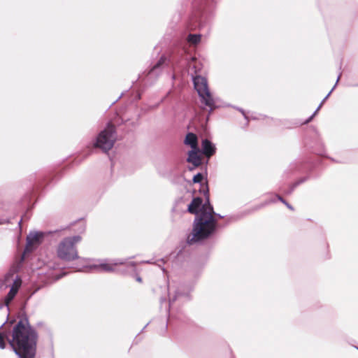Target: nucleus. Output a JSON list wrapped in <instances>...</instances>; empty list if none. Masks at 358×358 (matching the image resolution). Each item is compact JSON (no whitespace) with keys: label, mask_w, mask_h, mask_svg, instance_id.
<instances>
[{"label":"nucleus","mask_w":358,"mask_h":358,"mask_svg":"<svg viewBox=\"0 0 358 358\" xmlns=\"http://www.w3.org/2000/svg\"><path fill=\"white\" fill-rule=\"evenodd\" d=\"M43 237V234L41 232H31L27 237V246L25 248V252L31 251L33 247L35 245L40 243Z\"/></svg>","instance_id":"nucleus-7"},{"label":"nucleus","mask_w":358,"mask_h":358,"mask_svg":"<svg viewBox=\"0 0 358 358\" xmlns=\"http://www.w3.org/2000/svg\"><path fill=\"white\" fill-rule=\"evenodd\" d=\"M193 83L200 98L202 108L203 109L208 108L210 112L213 111L215 108V102L209 90L206 78L201 76H196L193 77Z\"/></svg>","instance_id":"nucleus-4"},{"label":"nucleus","mask_w":358,"mask_h":358,"mask_svg":"<svg viewBox=\"0 0 358 358\" xmlns=\"http://www.w3.org/2000/svg\"><path fill=\"white\" fill-rule=\"evenodd\" d=\"M215 145L208 139H203L201 142V152L207 157H210L215 153Z\"/></svg>","instance_id":"nucleus-10"},{"label":"nucleus","mask_w":358,"mask_h":358,"mask_svg":"<svg viewBox=\"0 0 358 358\" xmlns=\"http://www.w3.org/2000/svg\"><path fill=\"white\" fill-rule=\"evenodd\" d=\"M357 350H358V348H357Z\"/></svg>","instance_id":"nucleus-30"},{"label":"nucleus","mask_w":358,"mask_h":358,"mask_svg":"<svg viewBox=\"0 0 358 358\" xmlns=\"http://www.w3.org/2000/svg\"><path fill=\"white\" fill-rule=\"evenodd\" d=\"M6 338V335H3L1 338L0 339V348L4 349L6 347V343L4 341L5 338Z\"/></svg>","instance_id":"nucleus-18"},{"label":"nucleus","mask_w":358,"mask_h":358,"mask_svg":"<svg viewBox=\"0 0 358 358\" xmlns=\"http://www.w3.org/2000/svg\"><path fill=\"white\" fill-rule=\"evenodd\" d=\"M22 284L21 278L18 276L13 280V284L10 287V291L5 298V303L6 306H8L9 303L14 299L17 294Z\"/></svg>","instance_id":"nucleus-8"},{"label":"nucleus","mask_w":358,"mask_h":358,"mask_svg":"<svg viewBox=\"0 0 358 358\" xmlns=\"http://www.w3.org/2000/svg\"><path fill=\"white\" fill-rule=\"evenodd\" d=\"M276 196L278 197V199L279 201H280L282 203H285L286 201L282 197H281L279 195H276Z\"/></svg>","instance_id":"nucleus-21"},{"label":"nucleus","mask_w":358,"mask_h":358,"mask_svg":"<svg viewBox=\"0 0 358 358\" xmlns=\"http://www.w3.org/2000/svg\"><path fill=\"white\" fill-rule=\"evenodd\" d=\"M129 265L131 266L132 267H134L136 264L134 262H130Z\"/></svg>","instance_id":"nucleus-25"},{"label":"nucleus","mask_w":358,"mask_h":358,"mask_svg":"<svg viewBox=\"0 0 358 358\" xmlns=\"http://www.w3.org/2000/svg\"><path fill=\"white\" fill-rule=\"evenodd\" d=\"M7 339L20 358L35 357L38 334L27 319L20 320L13 328L12 339Z\"/></svg>","instance_id":"nucleus-2"},{"label":"nucleus","mask_w":358,"mask_h":358,"mask_svg":"<svg viewBox=\"0 0 358 358\" xmlns=\"http://www.w3.org/2000/svg\"><path fill=\"white\" fill-rule=\"evenodd\" d=\"M124 262L120 259H100L99 272H113L117 265L124 264Z\"/></svg>","instance_id":"nucleus-6"},{"label":"nucleus","mask_w":358,"mask_h":358,"mask_svg":"<svg viewBox=\"0 0 358 358\" xmlns=\"http://www.w3.org/2000/svg\"><path fill=\"white\" fill-rule=\"evenodd\" d=\"M166 62V57H162L153 66V67L151 69V70L149 72L150 75H155L157 74L159 71V70L161 69L162 66L165 64Z\"/></svg>","instance_id":"nucleus-13"},{"label":"nucleus","mask_w":358,"mask_h":358,"mask_svg":"<svg viewBox=\"0 0 358 358\" xmlns=\"http://www.w3.org/2000/svg\"><path fill=\"white\" fill-rule=\"evenodd\" d=\"M116 139L115 126L108 123L106 127L101 131L97 136L94 147L99 148L103 152H106L112 149Z\"/></svg>","instance_id":"nucleus-5"},{"label":"nucleus","mask_w":358,"mask_h":358,"mask_svg":"<svg viewBox=\"0 0 358 358\" xmlns=\"http://www.w3.org/2000/svg\"><path fill=\"white\" fill-rule=\"evenodd\" d=\"M199 148L193 149L189 151L187 162L192 164L193 167H189V170H193L194 168L199 166L201 164V158L199 155Z\"/></svg>","instance_id":"nucleus-9"},{"label":"nucleus","mask_w":358,"mask_h":358,"mask_svg":"<svg viewBox=\"0 0 358 358\" xmlns=\"http://www.w3.org/2000/svg\"><path fill=\"white\" fill-rule=\"evenodd\" d=\"M136 280H137L138 282H141L142 279H141V277L137 276V277H136Z\"/></svg>","instance_id":"nucleus-23"},{"label":"nucleus","mask_w":358,"mask_h":358,"mask_svg":"<svg viewBox=\"0 0 358 358\" xmlns=\"http://www.w3.org/2000/svg\"><path fill=\"white\" fill-rule=\"evenodd\" d=\"M239 110L243 113V115L245 116V117H246V116H245V113H244L243 110H241V109H240Z\"/></svg>","instance_id":"nucleus-26"},{"label":"nucleus","mask_w":358,"mask_h":358,"mask_svg":"<svg viewBox=\"0 0 358 358\" xmlns=\"http://www.w3.org/2000/svg\"><path fill=\"white\" fill-rule=\"evenodd\" d=\"M182 295V293H180V292L178 291L176 292V294L173 298L170 297V299H169L170 305H171L172 303H173L177 299H178Z\"/></svg>","instance_id":"nucleus-17"},{"label":"nucleus","mask_w":358,"mask_h":358,"mask_svg":"<svg viewBox=\"0 0 358 358\" xmlns=\"http://www.w3.org/2000/svg\"><path fill=\"white\" fill-rule=\"evenodd\" d=\"M185 143L193 149H198L197 136L193 133H188L185 139Z\"/></svg>","instance_id":"nucleus-12"},{"label":"nucleus","mask_w":358,"mask_h":358,"mask_svg":"<svg viewBox=\"0 0 358 358\" xmlns=\"http://www.w3.org/2000/svg\"><path fill=\"white\" fill-rule=\"evenodd\" d=\"M303 181H305V179L300 180L298 182H296V183H294L292 188L288 192V193L290 194L293 191V189L295 187H296L298 185L303 182Z\"/></svg>","instance_id":"nucleus-19"},{"label":"nucleus","mask_w":358,"mask_h":358,"mask_svg":"<svg viewBox=\"0 0 358 358\" xmlns=\"http://www.w3.org/2000/svg\"><path fill=\"white\" fill-rule=\"evenodd\" d=\"M145 263L151 264L152 262L150 261H145Z\"/></svg>","instance_id":"nucleus-28"},{"label":"nucleus","mask_w":358,"mask_h":358,"mask_svg":"<svg viewBox=\"0 0 358 358\" xmlns=\"http://www.w3.org/2000/svg\"><path fill=\"white\" fill-rule=\"evenodd\" d=\"M276 196L278 197V199L279 201H280L282 203H285L286 201L282 197H281L279 195H276Z\"/></svg>","instance_id":"nucleus-22"},{"label":"nucleus","mask_w":358,"mask_h":358,"mask_svg":"<svg viewBox=\"0 0 358 358\" xmlns=\"http://www.w3.org/2000/svg\"><path fill=\"white\" fill-rule=\"evenodd\" d=\"M215 215V213H214L213 215ZM216 215H217V216H218V217H220V218H222V215H220V214H216Z\"/></svg>","instance_id":"nucleus-27"},{"label":"nucleus","mask_w":358,"mask_h":358,"mask_svg":"<svg viewBox=\"0 0 358 358\" xmlns=\"http://www.w3.org/2000/svg\"><path fill=\"white\" fill-rule=\"evenodd\" d=\"M4 334H3L2 333L0 332V339L1 338V337L3 336Z\"/></svg>","instance_id":"nucleus-29"},{"label":"nucleus","mask_w":358,"mask_h":358,"mask_svg":"<svg viewBox=\"0 0 358 358\" xmlns=\"http://www.w3.org/2000/svg\"><path fill=\"white\" fill-rule=\"evenodd\" d=\"M284 204L290 210H293L294 208L293 207L289 204L288 203L287 201H285V203H284Z\"/></svg>","instance_id":"nucleus-20"},{"label":"nucleus","mask_w":358,"mask_h":358,"mask_svg":"<svg viewBox=\"0 0 358 358\" xmlns=\"http://www.w3.org/2000/svg\"><path fill=\"white\" fill-rule=\"evenodd\" d=\"M11 276H12V274H10V273H9V274H8V275H6V280H8V278H9L10 277H11Z\"/></svg>","instance_id":"nucleus-24"},{"label":"nucleus","mask_w":358,"mask_h":358,"mask_svg":"<svg viewBox=\"0 0 358 358\" xmlns=\"http://www.w3.org/2000/svg\"><path fill=\"white\" fill-rule=\"evenodd\" d=\"M202 180H203V175L200 173L195 175L193 178V182L194 183L200 182H201Z\"/></svg>","instance_id":"nucleus-16"},{"label":"nucleus","mask_w":358,"mask_h":358,"mask_svg":"<svg viewBox=\"0 0 358 358\" xmlns=\"http://www.w3.org/2000/svg\"><path fill=\"white\" fill-rule=\"evenodd\" d=\"M187 41L191 44L196 45L201 41V35L200 34H189L187 37Z\"/></svg>","instance_id":"nucleus-15"},{"label":"nucleus","mask_w":358,"mask_h":358,"mask_svg":"<svg viewBox=\"0 0 358 358\" xmlns=\"http://www.w3.org/2000/svg\"><path fill=\"white\" fill-rule=\"evenodd\" d=\"M80 241L81 236L79 235L62 239L56 249L58 258L65 262H72L79 259L76 244Z\"/></svg>","instance_id":"nucleus-3"},{"label":"nucleus","mask_w":358,"mask_h":358,"mask_svg":"<svg viewBox=\"0 0 358 358\" xmlns=\"http://www.w3.org/2000/svg\"><path fill=\"white\" fill-rule=\"evenodd\" d=\"M100 259L92 260L86 266L87 269L99 272Z\"/></svg>","instance_id":"nucleus-14"},{"label":"nucleus","mask_w":358,"mask_h":358,"mask_svg":"<svg viewBox=\"0 0 358 358\" xmlns=\"http://www.w3.org/2000/svg\"><path fill=\"white\" fill-rule=\"evenodd\" d=\"M341 77V73H340L337 78V80H336V84L334 85V86L332 87V89L330 90V92L327 94V95L323 99V100L322 101V102L320 103V104L318 106V107L317 108V109L315 110V111L313 113V114L308 118L307 119L306 121H305V123H308L309 122H310L312 120V119L313 118V117L317 113V112L320 110V109L321 108L322 106L323 105V103L325 102V101L328 99V97L330 96V94H331V92L334 91V90L335 89L336 85L338 84L340 78Z\"/></svg>","instance_id":"nucleus-11"},{"label":"nucleus","mask_w":358,"mask_h":358,"mask_svg":"<svg viewBox=\"0 0 358 358\" xmlns=\"http://www.w3.org/2000/svg\"><path fill=\"white\" fill-rule=\"evenodd\" d=\"M202 201V199L196 197L188 205V212L196 215L192 231L187 239V243L190 245L208 238L215 231L217 226V220L213 216V208L208 197L203 205Z\"/></svg>","instance_id":"nucleus-1"}]
</instances>
